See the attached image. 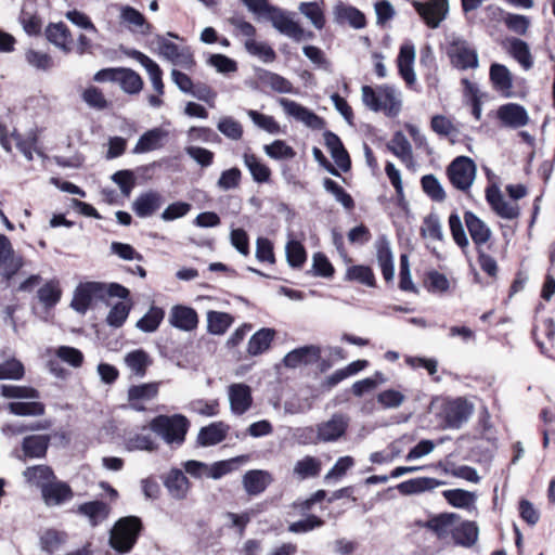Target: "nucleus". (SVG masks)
<instances>
[{"label":"nucleus","mask_w":555,"mask_h":555,"mask_svg":"<svg viewBox=\"0 0 555 555\" xmlns=\"http://www.w3.org/2000/svg\"><path fill=\"white\" fill-rule=\"evenodd\" d=\"M447 175L455 189L467 191L474 182L476 167L469 157L459 156L448 166Z\"/></svg>","instance_id":"obj_6"},{"label":"nucleus","mask_w":555,"mask_h":555,"mask_svg":"<svg viewBox=\"0 0 555 555\" xmlns=\"http://www.w3.org/2000/svg\"><path fill=\"white\" fill-rule=\"evenodd\" d=\"M464 220L470 237L476 245L478 253V264L480 269L486 272V253L483 250V246L486 245L485 223L472 211L465 212Z\"/></svg>","instance_id":"obj_15"},{"label":"nucleus","mask_w":555,"mask_h":555,"mask_svg":"<svg viewBox=\"0 0 555 555\" xmlns=\"http://www.w3.org/2000/svg\"><path fill=\"white\" fill-rule=\"evenodd\" d=\"M411 4L425 24L431 29L439 27L449 12L448 0H429L427 2L412 0Z\"/></svg>","instance_id":"obj_8"},{"label":"nucleus","mask_w":555,"mask_h":555,"mask_svg":"<svg viewBox=\"0 0 555 555\" xmlns=\"http://www.w3.org/2000/svg\"><path fill=\"white\" fill-rule=\"evenodd\" d=\"M247 115L253 120V122L260 129L271 134L280 133L281 127L272 116L261 114L254 109H249L247 112Z\"/></svg>","instance_id":"obj_61"},{"label":"nucleus","mask_w":555,"mask_h":555,"mask_svg":"<svg viewBox=\"0 0 555 555\" xmlns=\"http://www.w3.org/2000/svg\"><path fill=\"white\" fill-rule=\"evenodd\" d=\"M67 534L54 529H49L40 537L41 548L52 554L61 548L66 542Z\"/></svg>","instance_id":"obj_51"},{"label":"nucleus","mask_w":555,"mask_h":555,"mask_svg":"<svg viewBox=\"0 0 555 555\" xmlns=\"http://www.w3.org/2000/svg\"><path fill=\"white\" fill-rule=\"evenodd\" d=\"M323 186L326 192L331 193L335 199L343 205L344 208L350 210L354 207L353 198L346 190L339 185L336 181L325 178Z\"/></svg>","instance_id":"obj_52"},{"label":"nucleus","mask_w":555,"mask_h":555,"mask_svg":"<svg viewBox=\"0 0 555 555\" xmlns=\"http://www.w3.org/2000/svg\"><path fill=\"white\" fill-rule=\"evenodd\" d=\"M46 37L51 43L55 44L66 53L73 50V38L70 31L62 22L56 24L50 23L46 28Z\"/></svg>","instance_id":"obj_31"},{"label":"nucleus","mask_w":555,"mask_h":555,"mask_svg":"<svg viewBox=\"0 0 555 555\" xmlns=\"http://www.w3.org/2000/svg\"><path fill=\"white\" fill-rule=\"evenodd\" d=\"M229 425L223 422H214L199 429L197 434V444L201 447H211L222 442L229 433Z\"/></svg>","instance_id":"obj_27"},{"label":"nucleus","mask_w":555,"mask_h":555,"mask_svg":"<svg viewBox=\"0 0 555 555\" xmlns=\"http://www.w3.org/2000/svg\"><path fill=\"white\" fill-rule=\"evenodd\" d=\"M321 467L322 464L318 457L306 455L295 463L293 473L298 479L305 480L319 476Z\"/></svg>","instance_id":"obj_36"},{"label":"nucleus","mask_w":555,"mask_h":555,"mask_svg":"<svg viewBox=\"0 0 555 555\" xmlns=\"http://www.w3.org/2000/svg\"><path fill=\"white\" fill-rule=\"evenodd\" d=\"M128 451H147L153 452L157 449V443L150 434H134L125 441Z\"/></svg>","instance_id":"obj_50"},{"label":"nucleus","mask_w":555,"mask_h":555,"mask_svg":"<svg viewBox=\"0 0 555 555\" xmlns=\"http://www.w3.org/2000/svg\"><path fill=\"white\" fill-rule=\"evenodd\" d=\"M473 413V405L463 398H456L447 402L441 411L444 427L459 429L468 421Z\"/></svg>","instance_id":"obj_11"},{"label":"nucleus","mask_w":555,"mask_h":555,"mask_svg":"<svg viewBox=\"0 0 555 555\" xmlns=\"http://www.w3.org/2000/svg\"><path fill=\"white\" fill-rule=\"evenodd\" d=\"M232 323L233 317L227 312H207V331L212 335H223Z\"/></svg>","instance_id":"obj_41"},{"label":"nucleus","mask_w":555,"mask_h":555,"mask_svg":"<svg viewBox=\"0 0 555 555\" xmlns=\"http://www.w3.org/2000/svg\"><path fill=\"white\" fill-rule=\"evenodd\" d=\"M244 456H236L230 460L218 461L208 465L207 477L211 479H220L224 475L234 470L238 463L244 461Z\"/></svg>","instance_id":"obj_55"},{"label":"nucleus","mask_w":555,"mask_h":555,"mask_svg":"<svg viewBox=\"0 0 555 555\" xmlns=\"http://www.w3.org/2000/svg\"><path fill=\"white\" fill-rule=\"evenodd\" d=\"M9 411L20 416H40L44 413V405L38 401L31 402H11Z\"/></svg>","instance_id":"obj_56"},{"label":"nucleus","mask_w":555,"mask_h":555,"mask_svg":"<svg viewBox=\"0 0 555 555\" xmlns=\"http://www.w3.org/2000/svg\"><path fill=\"white\" fill-rule=\"evenodd\" d=\"M18 22L28 36H38L41 33V18L35 11H29L27 5L21 10Z\"/></svg>","instance_id":"obj_48"},{"label":"nucleus","mask_w":555,"mask_h":555,"mask_svg":"<svg viewBox=\"0 0 555 555\" xmlns=\"http://www.w3.org/2000/svg\"><path fill=\"white\" fill-rule=\"evenodd\" d=\"M62 291L57 282L50 281L38 289V298L46 308L54 307L61 299Z\"/></svg>","instance_id":"obj_53"},{"label":"nucleus","mask_w":555,"mask_h":555,"mask_svg":"<svg viewBox=\"0 0 555 555\" xmlns=\"http://www.w3.org/2000/svg\"><path fill=\"white\" fill-rule=\"evenodd\" d=\"M260 82L263 86L270 87L273 91L279 93H292L293 85L286 78L273 72H263L260 76Z\"/></svg>","instance_id":"obj_54"},{"label":"nucleus","mask_w":555,"mask_h":555,"mask_svg":"<svg viewBox=\"0 0 555 555\" xmlns=\"http://www.w3.org/2000/svg\"><path fill=\"white\" fill-rule=\"evenodd\" d=\"M164 198L157 191L150 190L141 193L132 203V211L139 218L153 216L163 205Z\"/></svg>","instance_id":"obj_23"},{"label":"nucleus","mask_w":555,"mask_h":555,"mask_svg":"<svg viewBox=\"0 0 555 555\" xmlns=\"http://www.w3.org/2000/svg\"><path fill=\"white\" fill-rule=\"evenodd\" d=\"M506 47L508 53L519 63L520 66L525 69L532 66V56L526 41L516 37L507 38Z\"/></svg>","instance_id":"obj_35"},{"label":"nucleus","mask_w":555,"mask_h":555,"mask_svg":"<svg viewBox=\"0 0 555 555\" xmlns=\"http://www.w3.org/2000/svg\"><path fill=\"white\" fill-rule=\"evenodd\" d=\"M478 539V528L473 521H463L459 516V520L455 522L451 542L454 545L470 547Z\"/></svg>","instance_id":"obj_29"},{"label":"nucleus","mask_w":555,"mask_h":555,"mask_svg":"<svg viewBox=\"0 0 555 555\" xmlns=\"http://www.w3.org/2000/svg\"><path fill=\"white\" fill-rule=\"evenodd\" d=\"M129 295V289L119 283L80 282L74 291L70 308L85 315L93 304L105 302L109 297L127 299Z\"/></svg>","instance_id":"obj_1"},{"label":"nucleus","mask_w":555,"mask_h":555,"mask_svg":"<svg viewBox=\"0 0 555 555\" xmlns=\"http://www.w3.org/2000/svg\"><path fill=\"white\" fill-rule=\"evenodd\" d=\"M41 496L48 506H60L74 498V492L65 481L52 480L41 491Z\"/></svg>","instance_id":"obj_24"},{"label":"nucleus","mask_w":555,"mask_h":555,"mask_svg":"<svg viewBox=\"0 0 555 555\" xmlns=\"http://www.w3.org/2000/svg\"><path fill=\"white\" fill-rule=\"evenodd\" d=\"M274 330L272 328H261L257 331L248 341L247 352L250 356H258L263 353L269 349L273 338H274Z\"/></svg>","instance_id":"obj_38"},{"label":"nucleus","mask_w":555,"mask_h":555,"mask_svg":"<svg viewBox=\"0 0 555 555\" xmlns=\"http://www.w3.org/2000/svg\"><path fill=\"white\" fill-rule=\"evenodd\" d=\"M377 403L385 410L398 409L405 401V396L396 389H386L376 397Z\"/></svg>","instance_id":"obj_58"},{"label":"nucleus","mask_w":555,"mask_h":555,"mask_svg":"<svg viewBox=\"0 0 555 555\" xmlns=\"http://www.w3.org/2000/svg\"><path fill=\"white\" fill-rule=\"evenodd\" d=\"M168 137V131L160 127L153 128L144 132L133 147L134 154H143L160 149Z\"/></svg>","instance_id":"obj_28"},{"label":"nucleus","mask_w":555,"mask_h":555,"mask_svg":"<svg viewBox=\"0 0 555 555\" xmlns=\"http://www.w3.org/2000/svg\"><path fill=\"white\" fill-rule=\"evenodd\" d=\"M25 479L38 487L41 491L46 485L55 479V475L51 467L47 465H36L27 467L23 473Z\"/></svg>","instance_id":"obj_37"},{"label":"nucleus","mask_w":555,"mask_h":555,"mask_svg":"<svg viewBox=\"0 0 555 555\" xmlns=\"http://www.w3.org/2000/svg\"><path fill=\"white\" fill-rule=\"evenodd\" d=\"M447 502L457 508H469L474 506L476 495L474 492L463 489H450L442 492Z\"/></svg>","instance_id":"obj_42"},{"label":"nucleus","mask_w":555,"mask_h":555,"mask_svg":"<svg viewBox=\"0 0 555 555\" xmlns=\"http://www.w3.org/2000/svg\"><path fill=\"white\" fill-rule=\"evenodd\" d=\"M459 520V515L455 513H442L429 518L424 527L433 531L436 537L446 542H451L453 528L455 522Z\"/></svg>","instance_id":"obj_22"},{"label":"nucleus","mask_w":555,"mask_h":555,"mask_svg":"<svg viewBox=\"0 0 555 555\" xmlns=\"http://www.w3.org/2000/svg\"><path fill=\"white\" fill-rule=\"evenodd\" d=\"M159 55L169 61L173 66L192 68L195 66L192 50L188 46L177 44L163 36L156 39Z\"/></svg>","instance_id":"obj_5"},{"label":"nucleus","mask_w":555,"mask_h":555,"mask_svg":"<svg viewBox=\"0 0 555 555\" xmlns=\"http://www.w3.org/2000/svg\"><path fill=\"white\" fill-rule=\"evenodd\" d=\"M149 427L166 444L179 448L185 441L190 421L179 413L172 415L160 414L151 420Z\"/></svg>","instance_id":"obj_2"},{"label":"nucleus","mask_w":555,"mask_h":555,"mask_svg":"<svg viewBox=\"0 0 555 555\" xmlns=\"http://www.w3.org/2000/svg\"><path fill=\"white\" fill-rule=\"evenodd\" d=\"M124 363L134 376L142 378L145 376L147 367L152 364V360L146 351L135 349L126 353Z\"/></svg>","instance_id":"obj_33"},{"label":"nucleus","mask_w":555,"mask_h":555,"mask_svg":"<svg viewBox=\"0 0 555 555\" xmlns=\"http://www.w3.org/2000/svg\"><path fill=\"white\" fill-rule=\"evenodd\" d=\"M335 23L339 25L348 24L354 29H362L366 26V17L358 8L338 1L333 8Z\"/></svg>","instance_id":"obj_18"},{"label":"nucleus","mask_w":555,"mask_h":555,"mask_svg":"<svg viewBox=\"0 0 555 555\" xmlns=\"http://www.w3.org/2000/svg\"><path fill=\"white\" fill-rule=\"evenodd\" d=\"M503 22L511 31L520 36L525 35L530 26L528 16L509 12L503 13Z\"/></svg>","instance_id":"obj_60"},{"label":"nucleus","mask_w":555,"mask_h":555,"mask_svg":"<svg viewBox=\"0 0 555 555\" xmlns=\"http://www.w3.org/2000/svg\"><path fill=\"white\" fill-rule=\"evenodd\" d=\"M120 18L124 23L138 27L141 34L146 35L151 33L152 25L146 22L144 15L139 10L130 5L121 8Z\"/></svg>","instance_id":"obj_44"},{"label":"nucleus","mask_w":555,"mask_h":555,"mask_svg":"<svg viewBox=\"0 0 555 555\" xmlns=\"http://www.w3.org/2000/svg\"><path fill=\"white\" fill-rule=\"evenodd\" d=\"M93 79L99 82L117 81L120 88L130 94L140 92L143 87V81L137 72H96Z\"/></svg>","instance_id":"obj_16"},{"label":"nucleus","mask_w":555,"mask_h":555,"mask_svg":"<svg viewBox=\"0 0 555 555\" xmlns=\"http://www.w3.org/2000/svg\"><path fill=\"white\" fill-rule=\"evenodd\" d=\"M272 481V475L263 469L247 470L242 479L244 490L248 495H258L264 492Z\"/></svg>","instance_id":"obj_25"},{"label":"nucleus","mask_w":555,"mask_h":555,"mask_svg":"<svg viewBox=\"0 0 555 555\" xmlns=\"http://www.w3.org/2000/svg\"><path fill=\"white\" fill-rule=\"evenodd\" d=\"M50 443L49 435H31L23 439L22 449L30 459L44 457Z\"/></svg>","instance_id":"obj_34"},{"label":"nucleus","mask_w":555,"mask_h":555,"mask_svg":"<svg viewBox=\"0 0 555 555\" xmlns=\"http://www.w3.org/2000/svg\"><path fill=\"white\" fill-rule=\"evenodd\" d=\"M285 253L286 260L292 268H300L307 259L306 249L298 241H289L286 244Z\"/></svg>","instance_id":"obj_57"},{"label":"nucleus","mask_w":555,"mask_h":555,"mask_svg":"<svg viewBox=\"0 0 555 555\" xmlns=\"http://www.w3.org/2000/svg\"><path fill=\"white\" fill-rule=\"evenodd\" d=\"M363 103L374 112H384L389 117L397 116L401 111V94L390 86L374 89L370 86L362 87Z\"/></svg>","instance_id":"obj_3"},{"label":"nucleus","mask_w":555,"mask_h":555,"mask_svg":"<svg viewBox=\"0 0 555 555\" xmlns=\"http://www.w3.org/2000/svg\"><path fill=\"white\" fill-rule=\"evenodd\" d=\"M350 418L344 413H334L328 421L319 423L315 427L317 440L335 442L345 436Z\"/></svg>","instance_id":"obj_10"},{"label":"nucleus","mask_w":555,"mask_h":555,"mask_svg":"<svg viewBox=\"0 0 555 555\" xmlns=\"http://www.w3.org/2000/svg\"><path fill=\"white\" fill-rule=\"evenodd\" d=\"M165 317V311L152 306L150 310L137 322V328L144 333L155 332Z\"/></svg>","instance_id":"obj_45"},{"label":"nucleus","mask_w":555,"mask_h":555,"mask_svg":"<svg viewBox=\"0 0 555 555\" xmlns=\"http://www.w3.org/2000/svg\"><path fill=\"white\" fill-rule=\"evenodd\" d=\"M447 54L452 66L456 69L476 68L478 66L476 49L464 39L453 38L447 48Z\"/></svg>","instance_id":"obj_7"},{"label":"nucleus","mask_w":555,"mask_h":555,"mask_svg":"<svg viewBox=\"0 0 555 555\" xmlns=\"http://www.w3.org/2000/svg\"><path fill=\"white\" fill-rule=\"evenodd\" d=\"M488 204L502 219L514 220L519 217L518 205L507 202L496 185H488Z\"/></svg>","instance_id":"obj_19"},{"label":"nucleus","mask_w":555,"mask_h":555,"mask_svg":"<svg viewBox=\"0 0 555 555\" xmlns=\"http://www.w3.org/2000/svg\"><path fill=\"white\" fill-rule=\"evenodd\" d=\"M141 528V520L135 516L120 518L111 529V547L119 554L129 553L137 542Z\"/></svg>","instance_id":"obj_4"},{"label":"nucleus","mask_w":555,"mask_h":555,"mask_svg":"<svg viewBox=\"0 0 555 555\" xmlns=\"http://www.w3.org/2000/svg\"><path fill=\"white\" fill-rule=\"evenodd\" d=\"M489 74L494 89L500 92L503 98H514L516 95L513 91L511 72H489Z\"/></svg>","instance_id":"obj_49"},{"label":"nucleus","mask_w":555,"mask_h":555,"mask_svg":"<svg viewBox=\"0 0 555 555\" xmlns=\"http://www.w3.org/2000/svg\"><path fill=\"white\" fill-rule=\"evenodd\" d=\"M164 486L171 498L183 500L190 490V481L179 468H171L164 479Z\"/></svg>","instance_id":"obj_26"},{"label":"nucleus","mask_w":555,"mask_h":555,"mask_svg":"<svg viewBox=\"0 0 555 555\" xmlns=\"http://www.w3.org/2000/svg\"><path fill=\"white\" fill-rule=\"evenodd\" d=\"M25 374V367L23 363L15 359H9L0 363V380L2 379H14L18 380L23 378Z\"/></svg>","instance_id":"obj_59"},{"label":"nucleus","mask_w":555,"mask_h":555,"mask_svg":"<svg viewBox=\"0 0 555 555\" xmlns=\"http://www.w3.org/2000/svg\"><path fill=\"white\" fill-rule=\"evenodd\" d=\"M345 280L356 281L367 287H374L376 283L373 270L370 267L362 264L348 267L346 270Z\"/></svg>","instance_id":"obj_43"},{"label":"nucleus","mask_w":555,"mask_h":555,"mask_svg":"<svg viewBox=\"0 0 555 555\" xmlns=\"http://www.w3.org/2000/svg\"><path fill=\"white\" fill-rule=\"evenodd\" d=\"M169 324L183 332H192L198 325V314L195 309L184 306L175 305L169 312Z\"/></svg>","instance_id":"obj_20"},{"label":"nucleus","mask_w":555,"mask_h":555,"mask_svg":"<svg viewBox=\"0 0 555 555\" xmlns=\"http://www.w3.org/2000/svg\"><path fill=\"white\" fill-rule=\"evenodd\" d=\"M158 382L133 385L128 388L127 398L129 405L137 412H144L146 408L143 402L151 401L157 397L159 391Z\"/></svg>","instance_id":"obj_17"},{"label":"nucleus","mask_w":555,"mask_h":555,"mask_svg":"<svg viewBox=\"0 0 555 555\" xmlns=\"http://www.w3.org/2000/svg\"><path fill=\"white\" fill-rule=\"evenodd\" d=\"M266 18L271 22L272 26L282 35H285L295 41L302 40L305 29L295 22L291 13L273 5L266 15Z\"/></svg>","instance_id":"obj_9"},{"label":"nucleus","mask_w":555,"mask_h":555,"mask_svg":"<svg viewBox=\"0 0 555 555\" xmlns=\"http://www.w3.org/2000/svg\"><path fill=\"white\" fill-rule=\"evenodd\" d=\"M423 192L434 202H443L446 192L435 175H425L421 178Z\"/></svg>","instance_id":"obj_47"},{"label":"nucleus","mask_w":555,"mask_h":555,"mask_svg":"<svg viewBox=\"0 0 555 555\" xmlns=\"http://www.w3.org/2000/svg\"><path fill=\"white\" fill-rule=\"evenodd\" d=\"M217 129L230 140L237 141L243 135L242 125L237 120L229 116L222 117L219 120Z\"/></svg>","instance_id":"obj_64"},{"label":"nucleus","mask_w":555,"mask_h":555,"mask_svg":"<svg viewBox=\"0 0 555 555\" xmlns=\"http://www.w3.org/2000/svg\"><path fill=\"white\" fill-rule=\"evenodd\" d=\"M425 284L428 292L434 294L446 293L450 287L448 278L443 273H440L436 270L427 272Z\"/></svg>","instance_id":"obj_63"},{"label":"nucleus","mask_w":555,"mask_h":555,"mask_svg":"<svg viewBox=\"0 0 555 555\" xmlns=\"http://www.w3.org/2000/svg\"><path fill=\"white\" fill-rule=\"evenodd\" d=\"M387 149L403 163H410L413 158L412 146L401 131H397L393 134L387 144Z\"/></svg>","instance_id":"obj_40"},{"label":"nucleus","mask_w":555,"mask_h":555,"mask_svg":"<svg viewBox=\"0 0 555 555\" xmlns=\"http://www.w3.org/2000/svg\"><path fill=\"white\" fill-rule=\"evenodd\" d=\"M109 506L103 501H90L78 505L77 513L88 518L92 527L102 524L109 515Z\"/></svg>","instance_id":"obj_30"},{"label":"nucleus","mask_w":555,"mask_h":555,"mask_svg":"<svg viewBox=\"0 0 555 555\" xmlns=\"http://www.w3.org/2000/svg\"><path fill=\"white\" fill-rule=\"evenodd\" d=\"M230 409L234 415H243L253 404L251 389L243 383L232 384L228 390Z\"/></svg>","instance_id":"obj_21"},{"label":"nucleus","mask_w":555,"mask_h":555,"mask_svg":"<svg viewBox=\"0 0 555 555\" xmlns=\"http://www.w3.org/2000/svg\"><path fill=\"white\" fill-rule=\"evenodd\" d=\"M321 359V347L317 345H306L295 348L287 352L283 358V364L288 369L308 366L318 363Z\"/></svg>","instance_id":"obj_14"},{"label":"nucleus","mask_w":555,"mask_h":555,"mask_svg":"<svg viewBox=\"0 0 555 555\" xmlns=\"http://www.w3.org/2000/svg\"><path fill=\"white\" fill-rule=\"evenodd\" d=\"M279 103L288 116H292L296 120L301 121L307 127L315 130H320L323 128V119L320 116H318L314 112L308 109L307 107L286 98H281L279 100Z\"/></svg>","instance_id":"obj_13"},{"label":"nucleus","mask_w":555,"mask_h":555,"mask_svg":"<svg viewBox=\"0 0 555 555\" xmlns=\"http://www.w3.org/2000/svg\"><path fill=\"white\" fill-rule=\"evenodd\" d=\"M55 356L64 363L77 369L80 367L83 363V353L70 346H60L55 350Z\"/></svg>","instance_id":"obj_62"},{"label":"nucleus","mask_w":555,"mask_h":555,"mask_svg":"<svg viewBox=\"0 0 555 555\" xmlns=\"http://www.w3.org/2000/svg\"><path fill=\"white\" fill-rule=\"evenodd\" d=\"M244 165L249 170L254 181L257 183H266L270 180L271 170L256 155L245 153L243 155Z\"/></svg>","instance_id":"obj_39"},{"label":"nucleus","mask_w":555,"mask_h":555,"mask_svg":"<svg viewBox=\"0 0 555 555\" xmlns=\"http://www.w3.org/2000/svg\"><path fill=\"white\" fill-rule=\"evenodd\" d=\"M496 118L504 128L519 129L529 122L527 109L517 103H506L501 105L496 113Z\"/></svg>","instance_id":"obj_12"},{"label":"nucleus","mask_w":555,"mask_h":555,"mask_svg":"<svg viewBox=\"0 0 555 555\" xmlns=\"http://www.w3.org/2000/svg\"><path fill=\"white\" fill-rule=\"evenodd\" d=\"M443 481L430 477H417L400 482L397 486L402 495H412L438 488Z\"/></svg>","instance_id":"obj_32"},{"label":"nucleus","mask_w":555,"mask_h":555,"mask_svg":"<svg viewBox=\"0 0 555 555\" xmlns=\"http://www.w3.org/2000/svg\"><path fill=\"white\" fill-rule=\"evenodd\" d=\"M298 11L307 17L317 29L321 30L324 28L326 20L318 2H301L298 7Z\"/></svg>","instance_id":"obj_46"}]
</instances>
